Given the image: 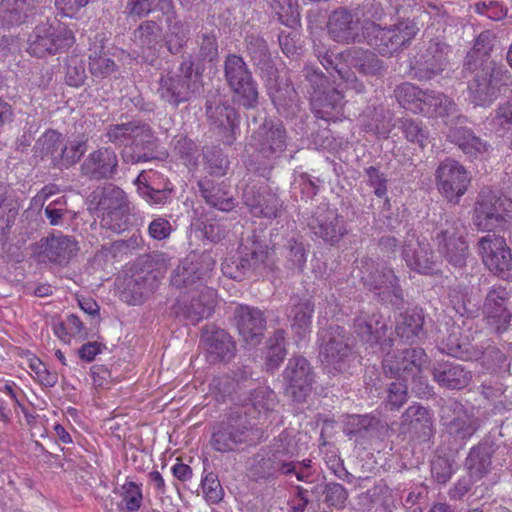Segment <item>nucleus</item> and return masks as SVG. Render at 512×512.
Instances as JSON below:
<instances>
[{
  "mask_svg": "<svg viewBox=\"0 0 512 512\" xmlns=\"http://www.w3.org/2000/svg\"><path fill=\"white\" fill-rule=\"evenodd\" d=\"M474 76L469 81L468 91L475 105L491 104L502 91L512 84L510 73L494 62L485 60L480 66L472 67Z\"/></svg>",
  "mask_w": 512,
  "mask_h": 512,
  "instance_id": "1",
  "label": "nucleus"
},
{
  "mask_svg": "<svg viewBox=\"0 0 512 512\" xmlns=\"http://www.w3.org/2000/svg\"><path fill=\"white\" fill-rule=\"evenodd\" d=\"M192 60L183 61L178 72H169L159 80L158 94L162 100L178 107L202 87V75L194 71Z\"/></svg>",
  "mask_w": 512,
  "mask_h": 512,
  "instance_id": "2",
  "label": "nucleus"
},
{
  "mask_svg": "<svg viewBox=\"0 0 512 512\" xmlns=\"http://www.w3.org/2000/svg\"><path fill=\"white\" fill-rule=\"evenodd\" d=\"M466 235L467 229L461 220L447 218L436 224L431 237L446 260L451 265L461 268L465 266L469 255Z\"/></svg>",
  "mask_w": 512,
  "mask_h": 512,
  "instance_id": "3",
  "label": "nucleus"
},
{
  "mask_svg": "<svg viewBox=\"0 0 512 512\" xmlns=\"http://www.w3.org/2000/svg\"><path fill=\"white\" fill-rule=\"evenodd\" d=\"M75 43L73 31L61 22L35 27L28 40V53L37 58L67 52Z\"/></svg>",
  "mask_w": 512,
  "mask_h": 512,
  "instance_id": "4",
  "label": "nucleus"
},
{
  "mask_svg": "<svg viewBox=\"0 0 512 512\" xmlns=\"http://www.w3.org/2000/svg\"><path fill=\"white\" fill-rule=\"evenodd\" d=\"M440 420L445 432L454 441L462 445L479 429V419L461 402L449 398L444 400L440 408Z\"/></svg>",
  "mask_w": 512,
  "mask_h": 512,
  "instance_id": "5",
  "label": "nucleus"
},
{
  "mask_svg": "<svg viewBox=\"0 0 512 512\" xmlns=\"http://www.w3.org/2000/svg\"><path fill=\"white\" fill-rule=\"evenodd\" d=\"M365 30L368 33V44L387 57L398 53L416 36L415 25L406 22H400L392 28H382L371 22L366 24Z\"/></svg>",
  "mask_w": 512,
  "mask_h": 512,
  "instance_id": "6",
  "label": "nucleus"
},
{
  "mask_svg": "<svg viewBox=\"0 0 512 512\" xmlns=\"http://www.w3.org/2000/svg\"><path fill=\"white\" fill-rule=\"evenodd\" d=\"M512 211V200L489 187L481 189L474 208L473 223L480 230L490 231L506 220Z\"/></svg>",
  "mask_w": 512,
  "mask_h": 512,
  "instance_id": "7",
  "label": "nucleus"
},
{
  "mask_svg": "<svg viewBox=\"0 0 512 512\" xmlns=\"http://www.w3.org/2000/svg\"><path fill=\"white\" fill-rule=\"evenodd\" d=\"M226 80L237 96V101L245 108H254L258 103V90L243 58L230 54L224 65Z\"/></svg>",
  "mask_w": 512,
  "mask_h": 512,
  "instance_id": "8",
  "label": "nucleus"
},
{
  "mask_svg": "<svg viewBox=\"0 0 512 512\" xmlns=\"http://www.w3.org/2000/svg\"><path fill=\"white\" fill-rule=\"evenodd\" d=\"M254 430L242 418H228L213 427L210 445L220 453L235 451L241 445H251Z\"/></svg>",
  "mask_w": 512,
  "mask_h": 512,
  "instance_id": "9",
  "label": "nucleus"
},
{
  "mask_svg": "<svg viewBox=\"0 0 512 512\" xmlns=\"http://www.w3.org/2000/svg\"><path fill=\"white\" fill-rule=\"evenodd\" d=\"M478 253L485 266L495 275L512 279V254L503 237L487 234L478 241Z\"/></svg>",
  "mask_w": 512,
  "mask_h": 512,
  "instance_id": "10",
  "label": "nucleus"
},
{
  "mask_svg": "<svg viewBox=\"0 0 512 512\" xmlns=\"http://www.w3.org/2000/svg\"><path fill=\"white\" fill-rule=\"evenodd\" d=\"M437 187L449 201L458 203L466 193L471 178L463 165L453 159H446L436 170Z\"/></svg>",
  "mask_w": 512,
  "mask_h": 512,
  "instance_id": "11",
  "label": "nucleus"
},
{
  "mask_svg": "<svg viewBox=\"0 0 512 512\" xmlns=\"http://www.w3.org/2000/svg\"><path fill=\"white\" fill-rule=\"evenodd\" d=\"M214 262L209 256L192 253L175 269L171 283L177 288L200 291L212 270Z\"/></svg>",
  "mask_w": 512,
  "mask_h": 512,
  "instance_id": "12",
  "label": "nucleus"
},
{
  "mask_svg": "<svg viewBox=\"0 0 512 512\" xmlns=\"http://www.w3.org/2000/svg\"><path fill=\"white\" fill-rule=\"evenodd\" d=\"M287 139V131L282 123L265 120L253 133L251 145L261 157L275 160L285 152Z\"/></svg>",
  "mask_w": 512,
  "mask_h": 512,
  "instance_id": "13",
  "label": "nucleus"
},
{
  "mask_svg": "<svg viewBox=\"0 0 512 512\" xmlns=\"http://www.w3.org/2000/svg\"><path fill=\"white\" fill-rule=\"evenodd\" d=\"M78 251L77 240L59 232L42 238L37 243L35 254L39 262L66 265Z\"/></svg>",
  "mask_w": 512,
  "mask_h": 512,
  "instance_id": "14",
  "label": "nucleus"
},
{
  "mask_svg": "<svg viewBox=\"0 0 512 512\" xmlns=\"http://www.w3.org/2000/svg\"><path fill=\"white\" fill-rule=\"evenodd\" d=\"M242 199L250 213L256 217L277 218L282 208L280 198L267 186L247 184Z\"/></svg>",
  "mask_w": 512,
  "mask_h": 512,
  "instance_id": "15",
  "label": "nucleus"
},
{
  "mask_svg": "<svg viewBox=\"0 0 512 512\" xmlns=\"http://www.w3.org/2000/svg\"><path fill=\"white\" fill-rule=\"evenodd\" d=\"M284 378L288 382L287 393L297 402L305 401L312 390L313 374L310 364L302 355H295L289 360Z\"/></svg>",
  "mask_w": 512,
  "mask_h": 512,
  "instance_id": "16",
  "label": "nucleus"
},
{
  "mask_svg": "<svg viewBox=\"0 0 512 512\" xmlns=\"http://www.w3.org/2000/svg\"><path fill=\"white\" fill-rule=\"evenodd\" d=\"M118 169V157L110 147H100L92 151L81 164V174L90 180H108Z\"/></svg>",
  "mask_w": 512,
  "mask_h": 512,
  "instance_id": "17",
  "label": "nucleus"
},
{
  "mask_svg": "<svg viewBox=\"0 0 512 512\" xmlns=\"http://www.w3.org/2000/svg\"><path fill=\"white\" fill-rule=\"evenodd\" d=\"M235 324L243 341L249 344L260 342L266 328L264 313L248 305H238L234 313Z\"/></svg>",
  "mask_w": 512,
  "mask_h": 512,
  "instance_id": "18",
  "label": "nucleus"
},
{
  "mask_svg": "<svg viewBox=\"0 0 512 512\" xmlns=\"http://www.w3.org/2000/svg\"><path fill=\"white\" fill-rule=\"evenodd\" d=\"M136 184L139 194L151 205L165 204L170 199L171 183L157 171H142L136 178Z\"/></svg>",
  "mask_w": 512,
  "mask_h": 512,
  "instance_id": "19",
  "label": "nucleus"
},
{
  "mask_svg": "<svg viewBox=\"0 0 512 512\" xmlns=\"http://www.w3.org/2000/svg\"><path fill=\"white\" fill-rule=\"evenodd\" d=\"M327 28L333 40L348 44L360 42L361 31L365 27L358 19H354L350 11L340 8L330 15Z\"/></svg>",
  "mask_w": 512,
  "mask_h": 512,
  "instance_id": "20",
  "label": "nucleus"
},
{
  "mask_svg": "<svg viewBox=\"0 0 512 512\" xmlns=\"http://www.w3.org/2000/svg\"><path fill=\"white\" fill-rule=\"evenodd\" d=\"M509 293L502 286L493 287L486 296L483 311L488 322L500 333L507 329L511 314L506 307Z\"/></svg>",
  "mask_w": 512,
  "mask_h": 512,
  "instance_id": "21",
  "label": "nucleus"
},
{
  "mask_svg": "<svg viewBox=\"0 0 512 512\" xmlns=\"http://www.w3.org/2000/svg\"><path fill=\"white\" fill-rule=\"evenodd\" d=\"M308 225L316 236L331 245L339 243L347 234L346 224L336 211L318 213Z\"/></svg>",
  "mask_w": 512,
  "mask_h": 512,
  "instance_id": "22",
  "label": "nucleus"
},
{
  "mask_svg": "<svg viewBox=\"0 0 512 512\" xmlns=\"http://www.w3.org/2000/svg\"><path fill=\"white\" fill-rule=\"evenodd\" d=\"M496 452V445L490 439H483L473 446L465 460L467 473L476 480H481L493 469L492 456Z\"/></svg>",
  "mask_w": 512,
  "mask_h": 512,
  "instance_id": "23",
  "label": "nucleus"
},
{
  "mask_svg": "<svg viewBox=\"0 0 512 512\" xmlns=\"http://www.w3.org/2000/svg\"><path fill=\"white\" fill-rule=\"evenodd\" d=\"M207 114L221 140L224 143L231 145L236 139V135L239 130L238 112L232 107L218 105L214 110L209 107L207 109Z\"/></svg>",
  "mask_w": 512,
  "mask_h": 512,
  "instance_id": "24",
  "label": "nucleus"
},
{
  "mask_svg": "<svg viewBox=\"0 0 512 512\" xmlns=\"http://www.w3.org/2000/svg\"><path fill=\"white\" fill-rule=\"evenodd\" d=\"M197 292L198 296H193L190 304L181 306L178 312L193 325L210 317L216 305V291L214 289L203 286Z\"/></svg>",
  "mask_w": 512,
  "mask_h": 512,
  "instance_id": "25",
  "label": "nucleus"
},
{
  "mask_svg": "<svg viewBox=\"0 0 512 512\" xmlns=\"http://www.w3.org/2000/svg\"><path fill=\"white\" fill-rule=\"evenodd\" d=\"M448 138L466 155L474 158L486 154L490 147L486 141L476 136L470 128L463 126L460 122L449 129Z\"/></svg>",
  "mask_w": 512,
  "mask_h": 512,
  "instance_id": "26",
  "label": "nucleus"
},
{
  "mask_svg": "<svg viewBox=\"0 0 512 512\" xmlns=\"http://www.w3.org/2000/svg\"><path fill=\"white\" fill-rule=\"evenodd\" d=\"M343 99V93L337 89L327 92L315 90L311 96L312 110L319 119L334 120L343 108Z\"/></svg>",
  "mask_w": 512,
  "mask_h": 512,
  "instance_id": "27",
  "label": "nucleus"
},
{
  "mask_svg": "<svg viewBox=\"0 0 512 512\" xmlns=\"http://www.w3.org/2000/svg\"><path fill=\"white\" fill-rule=\"evenodd\" d=\"M198 186L202 197L210 206L225 212L235 208V199L230 194L229 185L224 181L215 183L211 179L204 178L199 181Z\"/></svg>",
  "mask_w": 512,
  "mask_h": 512,
  "instance_id": "28",
  "label": "nucleus"
},
{
  "mask_svg": "<svg viewBox=\"0 0 512 512\" xmlns=\"http://www.w3.org/2000/svg\"><path fill=\"white\" fill-rule=\"evenodd\" d=\"M434 380L448 389H462L471 379V374L461 365L452 362L437 363L432 371Z\"/></svg>",
  "mask_w": 512,
  "mask_h": 512,
  "instance_id": "29",
  "label": "nucleus"
},
{
  "mask_svg": "<svg viewBox=\"0 0 512 512\" xmlns=\"http://www.w3.org/2000/svg\"><path fill=\"white\" fill-rule=\"evenodd\" d=\"M91 197V203L95 204L94 210L98 217L103 216L110 210L128 205L125 192L112 184L97 188L93 191Z\"/></svg>",
  "mask_w": 512,
  "mask_h": 512,
  "instance_id": "30",
  "label": "nucleus"
},
{
  "mask_svg": "<svg viewBox=\"0 0 512 512\" xmlns=\"http://www.w3.org/2000/svg\"><path fill=\"white\" fill-rule=\"evenodd\" d=\"M63 145L62 134L57 130L49 129L39 137L35 149L42 161H48L53 168H59Z\"/></svg>",
  "mask_w": 512,
  "mask_h": 512,
  "instance_id": "31",
  "label": "nucleus"
},
{
  "mask_svg": "<svg viewBox=\"0 0 512 512\" xmlns=\"http://www.w3.org/2000/svg\"><path fill=\"white\" fill-rule=\"evenodd\" d=\"M157 142L158 140L154 135L152 128L146 123L137 121L131 146L134 151L143 150L144 152L137 155L136 162H148L159 158L155 154Z\"/></svg>",
  "mask_w": 512,
  "mask_h": 512,
  "instance_id": "32",
  "label": "nucleus"
},
{
  "mask_svg": "<svg viewBox=\"0 0 512 512\" xmlns=\"http://www.w3.org/2000/svg\"><path fill=\"white\" fill-rule=\"evenodd\" d=\"M200 345L206 352H232L235 350L232 336L226 330L214 325H207L203 329Z\"/></svg>",
  "mask_w": 512,
  "mask_h": 512,
  "instance_id": "33",
  "label": "nucleus"
},
{
  "mask_svg": "<svg viewBox=\"0 0 512 512\" xmlns=\"http://www.w3.org/2000/svg\"><path fill=\"white\" fill-rule=\"evenodd\" d=\"M454 104L445 95L434 91H418V111L427 116H444Z\"/></svg>",
  "mask_w": 512,
  "mask_h": 512,
  "instance_id": "34",
  "label": "nucleus"
},
{
  "mask_svg": "<svg viewBox=\"0 0 512 512\" xmlns=\"http://www.w3.org/2000/svg\"><path fill=\"white\" fill-rule=\"evenodd\" d=\"M164 16L167 23V31L164 35L167 49L172 54H178L188 40L189 29L180 20H177L175 11L173 17Z\"/></svg>",
  "mask_w": 512,
  "mask_h": 512,
  "instance_id": "35",
  "label": "nucleus"
},
{
  "mask_svg": "<svg viewBox=\"0 0 512 512\" xmlns=\"http://www.w3.org/2000/svg\"><path fill=\"white\" fill-rule=\"evenodd\" d=\"M152 292L153 287L148 283L146 277H140L139 279L130 278L126 281L125 287L120 291L119 297L129 305H140Z\"/></svg>",
  "mask_w": 512,
  "mask_h": 512,
  "instance_id": "36",
  "label": "nucleus"
},
{
  "mask_svg": "<svg viewBox=\"0 0 512 512\" xmlns=\"http://www.w3.org/2000/svg\"><path fill=\"white\" fill-rule=\"evenodd\" d=\"M128 14L131 16L144 17L154 10L162 12L163 15H174L172 0H128Z\"/></svg>",
  "mask_w": 512,
  "mask_h": 512,
  "instance_id": "37",
  "label": "nucleus"
},
{
  "mask_svg": "<svg viewBox=\"0 0 512 512\" xmlns=\"http://www.w3.org/2000/svg\"><path fill=\"white\" fill-rule=\"evenodd\" d=\"M121 502L118 508L123 512H139L143 505L142 484L132 480L126 481L120 488Z\"/></svg>",
  "mask_w": 512,
  "mask_h": 512,
  "instance_id": "38",
  "label": "nucleus"
},
{
  "mask_svg": "<svg viewBox=\"0 0 512 512\" xmlns=\"http://www.w3.org/2000/svg\"><path fill=\"white\" fill-rule=\"evenodd\" d=\"M351 64L360 72L368 75H377L383 68L382 61L377 55L368 50L350 49L346 52Z\"/></svg>",
  "mask_w": 512,
  "mask_h": 512,
  "instance_id": "39",
  "label": "nucleus"
},
{
  "mask_svg": "<svg viewBox=\"0 0 512 512\" xmlns=\"http://www.w3.org/2000/svg\"><path fill=\"white\" fill-rule=\"evenodd\" d=\"M321 352H344L349 348L348 338L343 328L339 326L330 327L320 332Z\"/></svg>",
  "mask_w": 512,
  "mask_h": 512,
  "instance_id": "40",
  "label": "nucleus"
},
{
  "mask_svg": "<svg viewBox=\"0 0 512 512\" xmlns=\"http://www.w3.org/2000/svg\"><path fill=\"white\" fill-rule=\"evenodd\" d=\"M361 280L364 285L373 290H387L388 292H395L397 287V277L391 269L383 268L382 270L375 269L367 275H361Z\"/></svg>",
  "mask_w": 512,
  "mask_h": 512,
  "instance_id": "41",
  "label": "nucleus"
},
{
  "mask_svg": "<svg viewBox=\"0 0 512 512\" xmlns=\"http://www.w3.org/2000/svg\"><path fill=\"white\" fill-rule=\"evenodd\" d=\"M270 7L281 24L291 28L299 24V13L293 0H272Z\"/></svg>",
  "mask_w": 512,
  "mask_h": 512,
  "instance_id": "42",
  "label": "nucleus"
},
{
  "mask_svg": "<svg viewBox=\"0 0 512 512\" xmlns=\"http://www.w3.org/2000/svg\"><path fill=\"white\" fill-rule=\"evenodd\" d=\"M87 143L88 138L85 135L78 136L69 146L64 142L59 169H67L75 165L86 152Z\"/></svg>",
  "mask_w": 512,
  "mask_h": 512,
  "instance_id": "43",
  "label": "nucleus"
},
{
  "mask_svg": "<svg viewBox=\"0 0 512 512\" xmlns=\"http://www.w3.org/2000/svg\"><path fill=\"white\" fill-rule=\"evenodd\" d=\"M129 205L125 207L116 208L106 212L100 218V225L102 228L111 230L114 233H121L127 229L128 226Z\"/></svg>",
  "mask_w": 512,
  "mask_h": 512,
  "instance_id": "44",
  "label": "nucleus"
},
{
  "mask_svg": "<svg viewBox=\"0 0 512 512\" xmlns=\"http://www.w3.org/2000/svg\"><path fill=\"white\" fill-rule=\"evenodd\" d=\"M137 121L109 125L106 130V137L115 146L131 145L133 133Z\"/></svg>",
  "mask_w": 512,
  "mask_h": 512,
  "instance_id": "45",
  "label": "nucleus"
},
{
  "mask_svg": "<svg viewBox=\"0 0 512 512\" xmlns=\"http://www.w3.org/2000/svg\"><path fill=\"white\" fill-rule=\"evenodd\" d=\"M447 47L440 42H433L427 50L425 55V66L426 70L429 71L425 77L430 78L432 75L441 72L446 64V50Z\"/></svg>",
  "mask_w": 512,
  "mask_h": 512,
  "instance_id": "46",
  "label": "nucleus"
},
{
  "mask_svg": "<svg viewBox=\"0 0 512 512\" xmlns=\"http://www.w3.org/2000/svg\"><path fill=\"white\" fill-rule=\"evenodd\" d=\"M88 68L93 77L104 79L117 71V64L105 54L94 52L89 55Z\"/></svg>",
  "mask_w": 512,
  "mask_h": 512,
  "instance_id": "47",
  "label": "nucleus"
},
{
  "mask_svg": "<svg viewBox=\"0 0 512 512\" xmlns=\"http://www.w3.org/2000/svg\"><path fill=\"white\" fill-rule=\"evenodd\" d=\"M313 313L314 303L310 299L295 305L291 310L293 315L292 328L298 334L304 333L311 325Z\"/></svg>",
  "mask_w": 512,
  "mask_h": 512,
  "instance_id": "48",
  "label": "nucleus"
},
{
  "mask_svg": "<svg viewBox=\"0 0 512 512\" xmlns=\"http://www.w3.org/2000/svg\"><path fill=\"white\" fill-rule=\"evenodd\" d=\"M173 152L186 166H195L198 159L197 146L187 136L179 135L174 140Z\"/></svg>",
  "mask_w": 512,
  "mask_h": 512,
  "instance_id": "49",
  "label": "nucleus"
},
{
  "mask_svg": "<svg viewBox=\"0 0 512 512\" xmlns=\"http://www.w3.org/2000/svg\"><path fill=\"white\" fill-rule=\"evenodd\" d=\"M201 488L204 499L208 504H218L224 498V490L218 476L213 472H209L203 477Z\"/></svg>",
  "mask_w": 512,
  "mask_h": 512,
  "instance_id": "50",
  "label": "nucleus"
},
{
  "mask_svg": "<svg viewBox=\"0 0 512 512\" xmlns=\"http://www.w3.org/2000/svg\"><path fill=\"white\" fill-rule=\"evenodd\" d=\"M247 50L251 61L260 69L272 68L271 58L266 42L262 38H256L247 44Z\"/></svg>",
  "mask_w": 512,
  "mask_h": 512,
  "instance_id": "51",
  "label": "nucleus"
},
{
  "mask_svg": "<svg viewBox=\"0 0 512 512\" xmlns=\"http://www.w3.org/2000/svg\"><path fill=\"white\" fill-rule=\"evenodd\" d=\"M435 434L434 414L423 406L418 405V441L427 442Z\"/></svg>",
  "mask_w": 512,
  "mask_h": 512,
  "instance_id": "52",
  "label": "nucleus"
},
{
  "mask_svg": "<svg viewBox=\"0 0 512 512\" xmlns=\"http://www.w3.org/2000/svg\"><path fill=\"white\" fill-rule=\"evenodd\" d=\"M199 44L198 59L212 62L218 56L217 37L213 32L201 33L197 37Z\"/></svg>",
  "mask_w": 512,
  "mask_h": 512,
  "instance_id": "53",
  "label": "nucleus"
},
{
  "mask_svg": "<svg viewBox=\"0 0 512 512\" xmlns=\"http://www.w3.org/2000/svg\"><path fill=\"white\" fill-rule=\"evenodd\" d=\"M324 494V502L335 509H342L348 499V492L345 487L336 482L326 484Z\"/></svg>",
  "mask_w": 512,
  "mask_h": 512,
  "instance_id": "54",
  "label": "nucleus"
},
{
  "mask_svg": "<svg viewBox=\"0 0 512 512\" xmlns=\"http://www.w3.org/2000/svg\"><path fill=\"white\" fill-rule=\"evenodd\" d=\"M403 354H385L383 369L387 376L402 379L408 370L409 364L402 357Z\"/></svg>",
  "mask_w": 512,
  "mask_h": 512,
  "instance_id": "55",
  "label": "nucleus"
},
{
  "mask_svg": "<svg viewBox=\"0 0 512 512\" xmlns=\"http://www.w3.org/2000/svg\"><path fill=\"white\" fill-rule=\"evenodd\" d=\"M206 169L213 176H224L228 169V157L221 150L207 151L205 154Z\"/></svg>",
  "mask_w": 512,
  "mask_h": 512,
  "instance_id": "56",
  "label": "nucleus"
},
{
  "mask_svg": "<svg viewBox=\"0 0 512 512\" xmlns=\"http://www.w3.org/2000/svg\"><path fill=\"white\" fill-rule=\"evenodd\" d=\"M160 30V27L155 21H144L137 30H135L134 35L141 45L152 47L157 43Z\"/></svg>",
  "mask_w": 512,
  "mask_h": 512,
  "instance_id": "57",
  "label": "nucleus"
},
{
  "mask_svg": "<svg viewBox=\"0 0 512 512\" xmlns=\"http://www.w3.org/2000/svg\"><path fill=\"white\" fill-rule=\"evenodd\" d=\"M498 133H505L512 128V102L508 101L498 106L491 122Z\"/></svg>",
  "mask_w": 512,
  "mask_h": 512,
  "instance_id": "58",
  "label": "nucleus"
},
{
  "mask_svg": "<svg viewBox=\"0 0 512 512\" xmlns=\"http://www.w3.org/2000/svg\"><path fill=\"white\" fill-rule=\"evenodd\" d=\"M17 214V209H15L11 203L7 202L5 199L0 200V241L7 239Z\"/></svg>",
  "mask_w": 512,
  "mask_h": 512,
  "instance_id": "59",
  "label": "nucleus"
},
{
  "mask_svg": "<svg viewBox=\"0 0 512 512\" xmlns=\"http://www.w3.org/2000/svg\"><path fill=\"white\" fill-rule=\"evenodd\" d=\"M28 361L31 373L34 374V378L41 384L47 386H53L55 384L57 380L56 374L49 371L47 365L40 358L33 354V357L29 358Z\"/></svg>",
  "mask_w": 512,
  "mask_h": 512,
  "instance_id": "60",
  "label": "nucleus"
},
{
  "mask_svg": "<svg viewBox=\"0 0 512 512\" xmlns=\"http://www.w3.org/2000/svg\"><path fill=\"white\" fill-rule=\"evenodd\" d=\"M248 266L256 271L264 272L266 270H272L274 265L273 252L267 248L260 247L259 250H255L251 253Z\"/></svg>",
  "mask_w": 512,
  "mask_h": 512,
  "instance_id": "61",
  "label": "nucleus"
},
{
  "mask_svg": "<svg viewBox=\"0 0 512 512\" xmlns=\"http://www.w3.org/2000/svg\"><path fill=\"white\" fill-rule=\"evenodd\" d=\"M431 473L438 483H446L453 474L452 462L447 457H434L431 461Z\"/></svg>",
  "mask_w": 512,
  "mask_h": 512,
  "instance_id": "62",
  "label": "nucleus"
},
{
  "mask_svg": "<svg viewBox=\"0 0 512 512\" xmlns=\"http://www.w3.org/2000/svg\"><path fill=\"white\" fill-rule=\"evenodd\" d=\"M375 417L370 415H349L345 422L347 434H360L368 431L375 424Z\"/></svg>",
  "mask_w": 512,
  "mask_h": 512,
  "instance_id": "63",
  "label": "nucleus"
},
{
  "mask_svg": "<svg viewBox=\"0 0 512 512\" xmlns=\"http://www.w3.org/2000/svg\"><path fill=\"white\" fill-rule=\"evenodd\" d=\"M111 371L103 365H94L91 368L93 386L97 391L109 389L113 384Z\"/></svg>",
  "mask_w": 512,
  "mask_h": 512,
  "instance_id": "64",
  "label": "nucleus"
}]
</instances>
